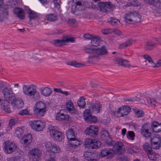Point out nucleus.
<instances>
[{
    "label": "nucleus",
    "instance_id": "30",
    "mask_svg": "<svg viewBox=\"0 0 161 161\" xmlns=\"http://www.w3.org/2000/svg\"><path fill=\"white\" fill-rule=\"evenodd\" d=\"M46 125L45 122H42L40 120H38V123L34 130L37 131L42 130L45 127Z\"/></svg>",
    "mask_w": 161,
    "mask_h": 161
},
{
    "label": "nucleus",
    "instance_id": "3",
    "mask_svg": "<svg viewBox=\"0 0 161 161\" xmlns=\"http://www.w3.org/2000/svg\"><path fill=\"white\" fill-rule=\"evenodd\" d=\"M2 92L4 97L6 100L12 101H14L15 97L12 89L10 88L5 87L2 90Z\"/></svg>",
    "mask_w": 161,
    "mask_h": 161
},
{
    "label": "nucleus",
    "instance_id": "38",
    "mask_svg": "<svg viewBox=\"0 0 161 161\" xmlns=\"http://www.w3.org/2000/svg\"><path fill=\"white\" fill-rule=\"evenodd\" d=\"M150 138V142H161V136L158 134H156L153 138Z\"/></svg>",
    "mask_w": 161,
    "mask_h": 161
},
{
    "label": "nucleus",
    "instance_id": "54",
    "mask_svg": "<svg viewBox=\"0 0 161 161\" xmlns=\"http://www.w3.org/2000/svg\"><path fill=\"white\" fill-rule=\"evenodd\" d=\"M54 144L50 142H47L45 143V146L46 148H48V150L51 151L52 148L53 147L52 146Z\"/></svg>",
    "mask_w": 161,
    "mask_h": 161
},
{
    "label": "nucleus",
    "instance_id": "42",
    "mask_svg": "<svg viewBox=\"0 0 161 161\" xmlns=\"http://www.w3.org/2000/svg\"><path fill=\"white\" fill-rule=\"evenodd\" d=\"M134 16V22H137L140 21L141 19L142 16L138 14L137 12H133Z\"/></svg>",
    "mask_w": 161,
    "mask_h": 161
},
{
    "label": "nucleus",
    "instance_id": "61",
    "mask_svg": "<svg viewBox=\"0 0 161 161\" xmlns=\"http://www.w3.org/2000/svg\"><path fill=\"white\" fill-rule=\"evenodd\" d=\"M66 108L68 110L72 113L76 114L77 113V111L75 109L74 107H72V108H70L69 107H67Z\"/></svg>",
    "mask_w": 161,
    "mask_h": 161
},
{
    "label": "nucleus",
    "instance_id": "6",
    "mask_svg": "<svg viewBox=\"0 0 161 161\" xmlns=\"http://www.w3.org/2000/svg\"><path fill=\"white\" fill-rule=\"evenodd\" d=\"M98 131V127L94 125H90L85 130L84 133L86 135L95 137L97 136Z\"/></svg>",
    "mask_w": 161,
    "mask_h": 161
},
{
    "label": "nucleus",
    "instance_id": "8",
    "mask_svg": "<svg viewBox=\"0 0 161 161\" xmlns=\"http://www.w3.org/2000/svg\"><path fill=\"white\" fill-rule=\"evenodd\" d=\"M16 146L12 142H6L4 143V151L7 153L10 154L16 150Z\"/></svg>",
    "mask_w": 161,
    "mask_h": 161
},
{
    "label": "nucleus",
    "instance_id": "31",
    "mask_svg": "<svg viewBox=\"0 0 161 161\" xmlns=\"http://www.w3.org/2000/svg\"><path fill=\"white\" fill-rule=\"evenodd\" d=\"M27 14H28V17L29 18L30 20L37 18V13L32 10L30 11L29 12H28Z\"/></svg>",
    "mask_w": 161,
    "mask_h": 161
},
{
    "label": "nucleus",
    "instance_id": "1",
    "mask_svg": "<svg viewBox=\"0 0 161 161\" xmlns=\"http://www.w3.org/2000/svg\"><path fill=\"white\" fill-rule=\"evenodd\" d=\"M36 86L33 84L29 86L24 85L22 89L23 93L29 97H32L34 99L39 100L40 98L39 93L37 91Z\"/></svg>",
    "mask_w": 161,
    "mask_h": 161
},
{
    "label": "nucleus",
    "instance_id": "5",
    "mask_svg": "<svg viewBox=\"0 0 161 161\" xmlns=\"http://www.w3.org/2000/svg\"><path fill=\"white\" fill-rule=\"evenodd\" d=\"M112 146L113 147V149L114 151V154H120L123 153L125 152L123 143L120 142H115L114 141L112 142Z\"/></svg>",
    "mask_w": 161,
    "mask_h": 161
},
{
    "label": "nucleus",
    "instance_id": "44",
    "mask_svg": "<svg viewBox=\"0 0 161 161\" xmlns=\"http://www.w3.org/2000/svg\"><path fill=\"white\" fill-rule=\"evenodd\" d=\"M85 120L87 122H96L97 121V118L95 116H93L90 114L88 116V118H85Z\"/></svg>",
    "mask_w": 161,
    "mask_h": 161
},
{
    "label": "nucleus",
    "instance_id": "47",
    "mask_svg": "<svg viewBox=\"0 0 161 161\" xmlns=\"http://www.w3.org/2000/svg\"><path fill=\"white\" fill-rule=\"evenodd\" d=\"M76 2V5L75 6V8L78 10H81L82 9V7H83V5L82 4L81 2L80 1L78 0Z\"/></svg>",
    "mask_w": 161,
    "mask_h": 161
},
{
    "label": "nucleus",
    "instance_id": "50",
    "mask_svg": "<svg viewBox=\"0 0 161 161\" xmlns=\"http://www.w3.org/2000/svg\"><path fill=\"white\" fill-rule=\"evenodd\" d=\"M149 4L154 6L156 8L158 7L160 5V2L159 0H151Z\"/></svg>",
    "mask_w": 161,
    "mask_h": 161
},
{
    "label": "nucleus",
    "instance_id": "4",
    "mask_svg": "<svg viewBox=\"0 0 161 161\" xmlns=\"http://www.w3.org/2000/svg\"><path fill=\"white\" fill-rule=\"evenodd\" d=\"M75 38L65 37L61 40L56 39L53 40L50 42L51 43L57 47L64 45L66 42H75Z\"/></svg>",
    "mask_w": 161,
    "mask_h": 161
},
{
    "label": "nucleus",
    "instance_id": "28",
    "mask_svg": "<svg viewBox=\"0 0 161 161\" xmlns=\"http://www.w3.org/2000/svg\"><path fill=\"white\" fill-rule=\"evenodd\" d=\"M66 135L69 141H71L72 140H75L74 138L75 135L73 129H69L66 132Z\"/></svg>",
    "mask_w": 161,
    "mask_h": 161
},
{
    "label": "nucleus",
    "instance_id": "45",
    "mask_svg": "<svg viewBox=\"0 0 161 161\" xmlns=\"http://www.w3.org/2000/svg\"><path fill=\"white\" fill-rule=\"evenodd\" d=\"M53 147L52 148L51 152L53 153H59L60 152V148L58 146H57L56 144H54L52 146Z\"/></svg>",
    "mask_w": 161,
    "mask_h": 161
},
{
    "label": "nucleus",
    "instance_id": "2",
    "mask_svg": "<svg viewBox=\"0 0 161 161\" xmlns=\"http://www.w3.org/2000/svg\"><path fill=\"white\" fill-rule=\"evenodd\" d=\"M97 6L100 10L106 13L110 12L114 8V5L110 2H99Z\"/></svg>",
    "mask_w": 161,
    "mask_h": 161
},
{
    "label": "nucleus",
    "instance_id": "7",
    "mask_svg": "<svg viewBox=\"0 0 161 161\" xmlns=\"http://www.w3.org/2000/svg\"><path fill=\"white\" fill-rule=\"evenodd\" d=\"M83 155L85 159L88 161H97L98 159L97 154L94 152H85Z\"/></svg>",
    "mask_w": 161,
    "mask_h": 161
},
{
    "label": "nucleus",
    "instance_id": "25",
    "mask_svg": "<svg viewBox=\"0 0 161 161\" xmlns=\"http://www.w3.org/2000/svg\"><path fill=\"white\" fill-rule=\"evenodd\" d=\"M69 117L68 115H64L63 113H58L56 116V119L59 121L68 120Z\"/></svg>",
    "mask_w": 161,
    "mask_h": 161
},
{
    "label": "nucleus",
    "instance_id": "21",
    "mask_svg": "<svg viewBox=\"0 0 161 161\" xmlns=\"http://www.w3.org/2000/svg\"><path fill=\"white\" fill-rule=\"evenodd\" d=\"M41 94L45 97L49 96L52 92L51 89L48 87L41 88L40 90Z\"/></svg>",
    "mask_w": 161,
    "mask_h": 161
},
{
    "label": "nucleus",
    "instance_id": "62",
    "mask_svg": "<svg viewBox=\"0 0 161 161\" xmlns=\"http://www.w3.org/2000/svg\"><path fill=\"white\" fill-rule=\"evenodd\" d=\"M17 122V120L15 119H11L10 120L9 123V125L11 127L15 125Z\"/></svg>",
    "mask_w": 161,
    "mask_h": 161
},
{
    "label": "nucleus",
    "instance_id": "19",
    "mask_svg": "<svg viewBox=\"0 0 161 161\" xmlns=\"http://www.w3.org/2000/svg\"><path fill=\"white\" fill-rule=\"evenodd\" d=\"M115 63L119 65H122L124 67H129L130 65L128 64V61L122 58H117L115 59Z\"/></svg>",
    "mask_w": 161,
    "mask_h": 161
},
{
    "label": "nucleus",
    "instance_id": "41",
    "mask_svg": "<svg viewBox=\"0 0 161 161\" xmlns=\"http://www.w3.org/2000/svg\"><path fill=\"white\" fill-rule=\"evenodd\" d=\"M152 147L154 149H158L161 147V142H150Z\"/></svg>",
    "mask_w": 161,
    "mask_h": 161
},
{
    "label": "nucleus",
    "instance_id": "49",
    "mask_svg": "<svg viewBox=\"0 0 161 161\" xmlns=\"http://www.w3.org/2000/svg\"><path fill=\"white\" fill-rule=\"evenodd\" d=\"M135 115L137 118L142 117L144 115V113L142 110H137L136 109L135 110Z\"/></svg>",
    "mask_w": 161,
    "mask_h": 161
},
{
    "label": "nucleus",
    "instance_id": "22",
    "mask_svg": "<svg viewBox=\"0 0 161 161\" xmlns=\"http://www.w3.org/2000/svg\"><path fill=\"white\" fill-rule=\"evenodd\" d=\"M32 141L31 135L30 134H28L22 138L21 139V142L26 145H27L31 142Z\"/></svg>",
    "mask_w": 161,
    "mask_h": 161
},
{
    "label": "nucleus",
    "instance_id": "18",
    "mask_svg": "<svg viewBox=\"0 0 161 161\" xmlns=\"http://www.w3.org/2000/svg\"><path fill=\"white\" fill-rule=\"evenodd\" d=\"M47 109L34 108V114L39 117H43L45 114Z\"/></svg>",
    "mask_w": 161,
    "mask_h": 161
},
{
    "label": "nucleus",
    "instance_id": "43",
    "mask_svg": "<svg viewBox=\"0 0 161 161\" xmlns=\"http://www.w3.org/2000/svg\"><path fill=\"white\" fill-rule=\"evenodd\" d=\"M148 158L151 160L155 161L157 159L155 156V153L153 150L150 151L149 153H147Z\"/></svg>",
    "mask_w": 161,
    "mask_h": 161
},
{
    "label": "nucleus",
    "instance_id": "34",
    "mask_svg": "<svg viewBox=\"0 0 161 161\" xmlns=\"http://www.w3.org/2000/svg\"><path fill=\"white\" fill-rule=\"evenodd\" d=\"M46 19L50 21H53L57 19V16L54 14H47L46 16Z\"/></svg>",
    "mask_w": 161,
    "mask_h": 161
},
{
    "label": "nucleus",
    "instance_id": "53",
    "mask_svg": "<svg viewBox=\"0 0 161 161\" xmlns=\"http://www.w3.org/2000/svg\"><path fill=\"white\" fill-rule=\"evenodd\" d=\"M71 141H73L71 143H70V144L72 146V147H74L75 146L77 147V146L80 144L79 141L77 140L75 138V140H72Z\"/></svg>",
    "mask_w": 161,
    "mask_h": 161
},
{
    "label": "nucleus",
    "instance_id": "16",
    "mask_svg": "<svg viewBox=\"0 0 161 161\" xmlns=\"http://www.w3.org/2000/svg\"><path fill=\"white\" fill-rule=\"evenodd\" d=\"M50 135L56 140H60L62 139L61 133L55 130H49Z\"/></svg>",
    "mask_w": 161,
    "mask_h": 161
},
{
    "label": "nucleus",
    "instance_id": "39",
    "mask_svg": "<svg viewBox=\"0 0 161 161\" xmlns=\"http://www.w3.org/2000/svg\"><path fill=\"white\" fill-rule=\"evenodd\" d=\"M93 140L91 139H86L84 142L85 145L88 148H92Z\"/></svg>",
    "mask_w": 161,
    "mask_h": 161
},
{
    "label": "nucleus",
    "instance_id": "32",
    "mask_svg": "<svg viewBox=\"0 0 161 161\" xmlns=\"http://www.w3.org/2000/svg\"><path fill=\"white\" fill-rule=\"evenodd\" d=\"M98 36H94L91 42V45L94 47H97L99 45L100 39Z\"/></svg>",
    "mask_w": 161,
    "mask_h": 161
},
{
    "label": "nucleus",
    "instance_id": "11",
    "mask_svg": "<svg viewBox=\"0 0 161 161\" xmlns=\"http://www.w3.org/2000/svg\"><path fill=\"white\" fill-rule=\"evenodd\" d=\"M130 111V108L129 106L124 105L118 108L115 112L117 114H120V117L127 115Z\"/></svg>",
    "mask_w": 161,
    "mask_h": 161
},
{
    "label": "nucleus",
    "instance_id": "27",
    "mask_svg": "<svg viewBox=\"0 0 161 161\" xmlns=\"http://www.w3.org/2000/svg\"><path fill=\"white\" fill-rule=\"evenodd\" d=\"M157 46V45L156 43H153L151 42H148L146 43L145 45L144 48L147 51H151L153 50Z\"/></svg>",
    "mask_w": 161,
    "mask_h": 161
},
{
    "label": "nucleus",
    "instance_id": "24",
    "mask_svg": "<svg viewBox=\"0 0 161 161\" xmlns=\"http://www.w3.org/2000/svg\"><path fill=\"white\" fill-rule=\"evenodd\" d=\"M134 17L133 12L127 14L124 17L125 21L128 23L134 22Z\"/></svg>",
    "mask_w": 161,
    "mask_h": 161
},
{
    "label": "nucleus",
    "instance_id": "37",
    "mask_svg": "<svg viewBox=\"0 0 161 161\" xmlns=\"http://www.w3.org/2000/svg\"><path fill=\"white\" fill-rule=\"evenodd\" d=\"M143 147L147 153L153 150L151 145L148 143H145L143 145Z\"/></svg>",
    "mask_w": 161,
    "mask_h": 161
},
{
    "label": "nucleus",
    "instance_id": "46",
    "mask_svg": "<svg viewBox=\"0 0 161 161\" xmlns=\"http://www.w3.org/2000/svg\"><path fill=\"white\" fill-rule=\"evenodd\" d=\"M67 64L76 67H79L81 66V65H84V64H82L77 63L76 61L68 62Z\"/></svg>",
    "mask_w": 161,
    "mask_h": 161
},
{
    "label": "nucleus",
    "instance_id": "63",
    "mask_svg": "<svg viewBox=\"0 0 161 161\" xmlns=\"http://www.w3.org/2000/svg\"><path fill=\"white\" fill-rule=\"evenodd\" d=\"M19 114L22 115H27L29 114V111L26 109H25V110H22L20 111L19 113Z\"/></svg>",
    "mask_w": 161,
    "mask_h": 161
},
{
    "label": "nucleus",
    "instance_id": "13",
    "mask_svg": "<svg viewBox=\"0 0 161 161\" xmlns=\"http://www.w3.org/2000/svg\"><path fill=\"white\" fill-rule=\"evenodd\" d=\"M148 125L150 126L148 123L144 124L141 129V133L144 137H151V133L149 131Z\"/></svg>",
    "mask_w": 161,
    "mask_h": 161
},
{
    "label": "nucleus",
    "instance_id": "52",
    "mask_svg": "<svg viewBox=\"0 0 161 161\" xmlns=\"http://www.w3.org/2000/svg\"><path fill=\"white\" fill-rule=\"evenodd\" d=\"M110 19L111 20L109 22L110 24L116 26L119 22V20L117 19H111V18H110Z\"/></svg>",
    "mask_w": 161,
    "mask_h": 161
},
{
    "label": "nucleus",
    "instance_id": "9",
    "mask_svg": "<svg viewBox=\"0 0 161 161\" xmlns=\"http://www.w3.org/2000/svg\"><path fill=\"white\" fill-rule=\"evenodd\" d=\"M103 133L101 135V139L109 146L112 145V142L113 141H112L109 136L108 131L104 130L103 131Z\"/></svg>",
    "mask_w": 161,
    "mask_h": 161
},
{
    "label": "nucleus",
    "instance_id": "20",
    "mask_svg": "<svg viewBox=\"0 0 161 161\" xmlns=\"http://www.w3.org/2000/svg\"><path fill=\"white\" fill-rule=\"evenodd\" d=\"M12 101V103L14 104V106L18 109L21 108L24 106V103L21 98H15L14 101Z\"/></svg>",
    "mask_w": 161,
    "mask_h": 161
},
{
    "label": "nucleus",
    "instance_id": "23",
    "mask_svg": "<svg viewBox=\"0 0 161 161\" xmlns=\"http://www.w3.org/2000/svg\"><path fill=\"white\" fill-rule=\"evenodd\" d=\"M153 131L155 132H158L161 131V123L159 124L157 122H153L151 125Z\"/></svg>",
    "mask_w": 161,
    "mask_h": 161
},
{
    "label": "nucleus",
    "instance_id": "29",
    "mask_svg": "<svg viewBox=\"0 0 161 161\" xmlns=\"http://www.w3.org/2000/svg\"><path fill=\"white\" fill-rule=\"evenodd\" d=\"M86 98L84 97H80L77 102V105L80 108H85L86 103L85 101Z\"/></svg>",
    "mask_w": 161,
    "mask_h": 161
},
{
    "label": "nucleus",
    "instance_id": "40",
    "mask_svg": "<svg viewBox=\"0 0 161 161\" xmlns=\"http://www.w3.org/2000/svg\"><path fill=\"white\" fill-rule=\"evenodd\" d=\"M92 149H97L99 148L101 145V142L97 140H93Z\"/></svg>",
    "mask_w": 161,
    "mask_h": 161
},
{
    "label": "nucleus",
    "instance_id": "57",
    "mask_svg": "<svg viewBox=\"0 0 161 161\" xmlns=\"http://www.w3.org/2000/svg\"><path fill=\"white\" fill-rule=\"evenodd\" d=\"M143 57L144 59L148 61L149 63H153V60L151 57L148 55L145 54Z\"/></svg>",
    "mask_w": 161,
    "mask_h": 161
},
{
    "label": "nucleus",
    "instance_id": "51",
    "mask_svg": "<svg viewBox=\"0 0 161 161\" xmlns=\"http://www.w3.org/2000/svg\"><path fill=\"white\" fill-rule=\"evenodd\" d=\"M84 50L86 52L88 53H95L96 48H89L84 47Z\"/></svg>",
    "mask_w": 161,
    "mask_h": 161
},
{
    "label": "nucleus",
    "instance_id": "64",
    "mask_svg": "<svg viewBox=\"0 0 161 161\" xmlns=\"http://www.w3.org/2000/svg\"><path fill=\"white\" fill-rule=\"evenodd\" d=\"M128 135L131 140H133L135 136V134L133 131H128Z\"/></svg>",
    "mask_w": 161,
    "mask_h": 161
},
{
    "label": "nucleus",
    "instance_id": "48",
    "mask_svg": "<svg viewBox=\"0 0 161 161\" xmlns=\"http://www.w3.org/2000/svg\"><path fill=\"white\" fill-rule=\"evenodd\" d=\"M23 133V130L20 127H17L15 130V133L16 136L19 138L21 137Z\"/></svg>",
    "mask_w": 161,
    "mask_h": 161
},
{
    "label": "nucleus",
    "instance_id": "58",
    "mask_svg": "<svg viewBox=\"0 0 161 161\" xmlns=\"http://www.w3.org/2000/svg\"><path fill=\"white\" fill-rule=\"evenodd\" d=\"M38 123V120H35L33 121H31L30 123V125L33 129H35L36 128L37 123Z\"/></svg>",
    "mask_w": 161,
    "mask_h": 161
},
{
    "label": "nucleus",
    "instance_id": "60",
    "mask_svg": "<svg viewBox=\"0 0 161 161\" xmlns=\"http://www.w3.org/2000/svg\"><path fill=\"white\" fill-rule=\"evenodd\" d=\"M8 10L7 9L5 8L3 9V17L5 18L6 19L8 18Z\"/></svg>",
    "mask_w": 161,
    "mask_h": 161
},
{
    "label": "nucleus",
    "instance_id": "36",
    "mask_svg": "<svg viewBox=\"0 0 161 161\" xmlns=\"http://www.w3.org/2000/svg\"><path fill=\"white\" fill-rule=\"evenodd\" d=\"M100 59L99 57L97 55L89 56L88 57L87 61L89 63H92L98 61Z\"/></svg>",
    "mask_w": 161,
    "mask_h": 161
},
{
    "label": "nucleus",
    "instance_id": "10",
    "mask_svg": "<svg viewBox=\"0 0 161 161\" xmlns=\"http://www.w3.org/2000/svg\"><path fill=\"white\" fill-rule=\"evenodd\" d=\"M114 151L113 149L104 148L100 152V156L104 157L109 156V158H112L114 156Z\"/></svg>",
    "mask_w": 161,
    "mask_h": 161
},
{
    "label": "nucleus",
    "instance_id": "15",
    "mask_svg": "<svg viewBox=\"0 0 161 161\" xmlns=\"http://www.w3.org/2000/svg\"><path fill=\"white\" fill-rule=\"evenodd\" d=\"M14 12L16 16L21 19H23L25 17V13L23 9L20 8L15 7Z\"/></svg>",
    "mask_w": 161,
    "mask_h": 161
},
{
    "label": "nucleus",
    "instance_id": "33",
    "mask_svg": "<svg viewBox=\"0 0 161 161\" xmlns=\"http://www.w3.org/2000/svg\"><path fill=\"white\" fill-rule=\"evenodd\" d=\"M30 153L32 155V157H38L41 153V151L37 148H34L30 151Z\"/></svg>",
    "mask_w": 161,
    "mask_h": 161
},
{
    "label": "nucleus",
    "instance_id": "12",
    "mask_svg": "<svg viewBox=\"0 0 161 161\" xmlns=\"http://www.w3.org/2000/svg\"><path fill=\"white\" fill-rule=\"evenodd\" d=\"M87 105H89L90 106V109H91L93 111L96 112L97 113H100V110H102V105L98 102L95 103H89L88 104L87 103Z\"/></svg>",
    "mask_w": 161,
    "mask_h": 161
},
{
    "label": "nucleus",
    "instance_id": "26",
    "mask_svg": "<svg viewBox=\"0 0 161 161\" xmlns=\"http://www.w3.org/2000/svg\"><path fill=\"white\" fill-rule=\"evenodd\" d=\"M133 42V41L132 39H129L124 43L120 44L119 46V48L121 49L130 46L132 44Z\"/></svg>",
    "mask_w": 161,
    "mask_h": 161
},
{
    "label": "nucleus",
    "instance_id": "55",
    "mask_svg": "<svg viewBox=\"0 0 161 161\" xmlns=\"http://www.w3.org/2000/svg\"><path fill=\"white\" fill-rule=\"evenodd\" d=\"M89 107L90 108V107ZM91 109L90 108L89 109H86L85 110L83 114V116L84 119L85 118H88V116L91 114H90Z\"/></svg>",
    "mask_w": 161,
    "mask_h": 161
},
{
    "label": "nucleus",
    "instance_id": "14",
    "mask_svg": "<svg viewBox=\"0 0 161 161\" xmlns=\"http://www.w3.org/2000/svg\"><path fill=\"white\" fill-rule=\"evenodd\" d=\"M9 101L4 100L0 98V107L5 112L9 113L10 110L9 106L10 105Z\"/></svg>",
    "mask_w": 161,
    "mask_h": 161
},
{
    "label": "nucleus",
    "instance_id": "59",
    "mask_svg": "<svg viewBox=\"0 0 161 161\" xmlns=\"http://www.w3.org/2000/svg\"><path fill=\"white\" fill-rule=\"evenodd\" d=\"M76 21L75 19H68L67 23L69 25H71L75 24Z\"/></svg>",
    "mask_w": 161,
    "mask_h": 161
},
{
    "label": "nucleus",
    "instance_id": "56",
    "mask_svg": "<svg viewBox=\"0 0 161 161\" xmlns=\"http://www.w3.org/2000/svg\"><path fill=\"white\" fill-rule=\"evenodd\" d=\"M153 65H152V67L153 68L158 67L161 66V59L158 60L156 63H154L153 62Z\"/></svg>",
    "mask_w": 161,
    "mask_h": 161
},
{
    "label": "nucleus",
    "instance_id": "35",
    "mask_svg": "<svg viewBox=\"0 0 161 161\" xmlns=\"http://www.w3.org/2000/svg\"><path fill=\"white\" fill-rule=\"evenodd\" d=\"M34 108L47 109L45 104L42 101H40L37 103L34 106Z\"/></svg>",
    "mask_w": 161,
    "mask_h": 161
},
{
    "label": "nucleus",
    "instance_id": "17",
    "mask_svg": "<svg viewBox=\"0 0 161 161\" xmlns=\"http://www.w3.org/2000/svg\"><path fill=\"white\" fill-rule=\"evenodd\" d=\"M108 53V52L104 46H102L100 48H96L95 53L99 57L106 55Z\"/></svg>",
    "mask_w": 161,
    "mask_h": 161
}]
</instances>
